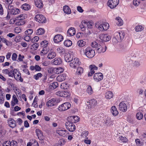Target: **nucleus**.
<instances>
[{"instance_id":"nucleus-5","label":"nucleus","mask_w":146,"mask_h":146,"mask_svg":"<svg viewBox=\"0 0 146 146\" xmlns=\"http://www.w3.org/2000/svg\"><path fill=\"white\" fill-rule=\"evenodd\" d=\"M71 106L70 103L66 102L60 105L58 108V110L60 111H64L69 109Z\"/></svg>"},{"instance_id":"nucleus-51","label":"nucleus","mask_w":146,"mask_h":146,"mask_svg":"<svg viewBox=\"0 0 146 146\" xmlns=\"http://www.w3.org/2000/svg\"><path fill=\"white\" fill-rule=\"evenodd\" d=\"M46 104L48 107H50L54 106L55 104L53 103L52 101L50 100L47 102Z\"/></svg>"},{"instance_id":"nucleus-40","label":"nucleus","mask_w":146,"mask_h":146,"mask_svg":"<svg viewBox=\"0 0 146 146\" xmlns=\"http://www.w3.org/2000/svg\"><path fill=\"white\" fill-rule=\"evenodd\" d=\"M96 27L98 28L99 30L101 31H104V28H103V23L100 24V23H98L95 25Z\"/></svg>"},{"instance_id":"nucleus-4","label":"nucleus","mask_w":146,"mask_h":146,"mask_svg":"<svg viewBox=\"0 0 146 146\" xmlns=\"http://www.w3.org/2000/svg\"><path fill=\"white\" fill-rule=\"evenodd\" d=\"M80 64L81 62L79 61V59L77 58H74L71 61L69 65L71 68L76 69L79 67Z\"/></svg>"},{"instance_id":"nucleus-28","label":"nucleus","mask_w":146,"mask_h":146,"mask_svg":"<svg viewBox=\"0 0 146 146\" xmlns=\"http://www.w3.org/2000/svg\"><path fill=\"white\" fill-rule=\"evenodd\" d=\"M3 73L6 74H8V76L10 77L13 76L12 70H9L8 69H6L3 70Z\"/></svg>"},{"instance_id":"nucleus-36","label":"nucleus","mask_w":146,"mask_h":146,"mask_svg":"<svg viewBox=\"0 0 146 146\" xmlns=\"http://www.w3.org/2000/svg\"><path fill=\"white\" fill-rule=\"evenodd\" d=\"M79 27L82 31H84L85 30L86 25L85 21H82L81 24L79 25Z\"/></svg>"},{"instance_id":"nucleus-32","label":"nucleus","mask_w":146,"mask_h":146,"mask_svg":"<svg viewBox=\"0 0 146 146\" xmlns=\"http://www.w3.org/2000/svg\"><path fill=\"white\" fill-rule=\"evenodd\" d=\"M24 18H21L20 20H19L18 21H15L16 22L15 24L17 25H22L25 24V22L23 21Z\"/></svg>"},{"instance_id":"nucleus-44","label":"nucleus","mask_w":146,"mask_h":146,"mask_svg":"<svg viewBox=\"0 0 146 146\" xmlns=\"http://www.w3.org/2000/svg\"><path fill=\"white\" fill-rule=\"evenodd\" d=\"M136 116L137 119L140 120L143 118V115L141 112L139 111L136 114Z\"/></svg>"},{"instance_id":"nucleus-35","label":"nucleus","mask_w":146,"mask_h":146,"mask_svg":"<svg viewBox=\"0 0 146 146\" xmlns=\"http://www.w3.org/2000/svg\"><path fill=\"white\" fill-rule=\"evenodd\" d=\"M21 8L25 10H29L31 8L30 6L28 4L25 3L22 5Z\"/></svg>"},{"instance_id":"nucleus-15","label":"nucleus","mask_w":146,"mask_h":146,"mask_svg":"<svg viewBox=\"0 0 146 146\" xmlns=\"http://www.w3.org/2000/svg\"><path fill=\"white\" fill-rule=\"evenodd\" d=\"M90 71L88 74V76H91L95 73L94 70H97L98 67L94 65H91L90 66Z\"/></svg>"},{"instance_id":"nucleus-61","label":"nucleus","mask_w":146,"mask_h":146,"mask_svg":"<svg viewBox=\"0 0 146 146\" xmlns=\"http://www.w3.org/2000/svg\"><path fill=\"white\" fill-rule=\"evenodd\" d=\"M51 86L53 88L55 89L58 86V84L57 82H54L52 84Z\"/></svg>"},{"instance_id":"nucleus-2","label":"nucleus","mask_w":146,"mask_h":146,"mask_svg":"<svg viewBox=\"0 0 146 146\" xmlns=\"http://www.w3.org/2000/svg\"><path fill=\"white\" fill-rule=\"evenodd\" d=\"M13 76L11 78H14L17 81L22 82L23 81V79L21 77V74L19 71V70L17 69H14V70L12 72Z\"/></svg>"},{"instance_id":"nucleus-58","label":"nucleus","mask_w":146,"mask_h":146,"mask_svg":"<svg viewBox=\"0 0 146 146\" xmlns=\"http://www.w3.org/2000/svg\"><path fill=\"white\" fill-rule=\"evenodd\" d=\"M10 141H5L3 144V146H11Z\"/></svg>"},{"instance_id":"nucleus-21","label":"nucleus","mask_w":146,"mask_h":146,"mask_svg":"<svg viewBox=\"0 0 146 146\" xmlns=\"http://www.w3.org/2000/svg\"><path fill=\"white\" fill-rule=\"evenodd\" d=\"M110 111L112 114L114 116H116L118 114V112L115 106H113L111 107Z\"/></svg>"},{"instance_id":"nucleus-33","label":"nucleus","mask_w":146,"mask_h":146,"mask_svg":"<svg viewBox=\"0 0 146 146\" xmlns=\"http://www.w3.org/2000/svg\"><path fill=\"white\" fill-rule=\"evenodd\" d=\"M72 43L71 41L70 40H66L64 42L65 46L66 47H69L71 46Z\"/></svg>"},{"instance_id":"nucleus-62","label":"nucleus","mask_w":146,"mask_h":146,"mask_svg":"<svg viewBox=\"0 0 146 146\" xmlns=\"http://www.w3.org/2000/svg\"><path fill=\"white\" fill-rule=\"evenodd\" d=\"M12 101H13L16 104H17L19 102L18 100L15 95H13V99Z\"/></svg>"},{"instance_id":"nucleus-17","label":"nucleus","mask_w":146,"mask_h":146,"mask_svg":"<svg viewBox=\"0 0 146 146\" xmlns=\"http://www.w3.org/2000/svg\"><path fill=\"white\" fill-rule=\"evenodd\" d=\"M75 29L73 27L70 28L67 32V35L69 36H73L75 35Z\"/></svg>"},{"instance_id":"nucleus-12","label":"nucleus","mask_w":146,"mask_h":146,"mask_svg":"<svg viewBox=\"0 0 146 146\" xmlns=\"http://www.w3.org/2000/svg\"><path fill=\"white\" fill-rule=\"evenodd\" d=\"M63 39V36L60 34H58L54 36V42L58 43L62 41Z\"/></svg>"},{"instance_id":"nucleus-37","label":"nucleus","mask_w":146,"mask_h":146,"mask_svg":"<svg viewBox=\"0 0 146 146\" xmlns=\"http://www.w3.org/2000/svg\"><path fill=\"white\" fill-rule=\"evenodd\" d=\"M83 69L81 67H78L76 72V74L78 75H81L82 74L83 72Z\"/></svg>"},{"instance_id":"nucleus-63","label":"nucleus","mask_w":146,"mask_h":146,"mask_svg":"<svg viewBox=\"0 0 146 146\" xmlns=\"http://www.w3.org/2000/svg\"><path fill=\"white\" fill-rule=\"evenodd\" d=\"M14 31L15 33H19L21 32V30L19 27H16L15 28Z\"/></svg>"},{"instance_id":"nucleus-52","label":"nucleus","mask_w":146,"mask_h":146,"mask_svg":"<svg viewBox=\"0 0 146 146\" xmlns=\"http://www.w3.org/2000/svg\"><path fill=\"white\" fill-rule=\"evenodd\" d=\"M67 120L68 121V122H69L70 123H73L74 121V116H71L68 117L67 119Z\"/></svg>"},{"instance_id":"nucleus-7","label":"nucleus","mask_w":146,"mask_h":146,"mask_svg":"<svg viewBox=\"0 0 146 146\" xmlns=\"http://www.w3.org/2000/svg\"><path fill=\"white\" fill-rule=\"evenodd\" d=\"M65 125L66 129L70 132H72L75 130V126L72 123L66 122Z\"/></svg>"},{"instance_id":"nucleus-1","label":"nucleus","mask_w":146,"mask_h":146,"mask_svg":"<svg viewBox=\"0 0 146 146\" xmlns=\"http://www.w3.org/2000/svg\"><path fill=\"white\" fill-rule=\"evenodd\" d=\"M92 46L95 48V50L98 53H103L106 50V47L104 45H101L97 42L94 41L91 43Z\"/></svg>"},{"instance_id":"nucleus-3","label":"nucleus","mask_w":146,"mask_h":146,"mask_svg":"<svg viewBox=\"0 0 146 146\" xmlns=\"http://www.w3.org/2000/svg\"><path fill=\"white\" fill-rule=\"evenodd\" d=\"M84 52L86 56L89 58H92L95 55L94 50L90 47H87Z\"/></svg>"},{"instance_id":"nucleus-64","label":"nucleus","mask_w":146,"mask_h":146,"mask_svg":"<svg viewBox=\"0 0 146 146\" xmlns=\"http://www.w3.org/2000/svg\"><path fill=\"white\" fill-rule=\"evenodd\" d=\"M11 143V146H17V143L15 141H12Z\"/></svg>"},{"instance_id":"nucleus-29","label":"nucleus","mask_w":146,"mask_h":146,"mask_svg":"<svg viewBox=\"0 0 146 146\" xmlns=\"http://www.w3.org/2000/svg\"><path fill=\"white\" fill-rule=\"evenodd\" d=\"M49 49L47 47L43 48L40 53V55L42 56L46 54L49 51Z\"/></svg>"},{"instance_id":"nucleus-46","label":"nucleus","mask_w":146,"mask_h":146,"mask_svg":"<svg viewBox=\"0 0 146 146\" xmlns=\"http://www.w3.org/2000/svg\"><path fill=\"white\" fill-rule=\"evenodd\" d=\"M18 12H19V9H12L11 10V13L12 15H16L18 13Z\"/></svg>"},{"instance_id":"nucleus-19","label":"nucleus","mask_w":146,"mask_h":146,"mask_svg":"<svg viewBox=\"0 0 146 146\" xmlns=\"http://www.w3.org/2000/svg\"><path fill=\"white\" fill-rule=\"evenodd\" d=\"M67 131L66 130H57L56 133L60 135L65 137L67 133Z\"/></svg>"},{"instance_id":"nucleus-18","label":"nucleus","mask_w":146,"mask_h":146,"mask_svg":"<svg viewBox=\"0 0 146 146\" xmlns=\"http://www.w3.org/2000/svg\"><path fill=\"white\" fill-rule=\"evenodd\" d=\"M34 2L35 5L37 7L40 9L42 8L43 5L41 0H34Z\"/></svg>"},{"instance_id":"nucleus-47","label":"nucleus","mask_w":146,"mask_h":146,"mask_svg":"<svg viewBox=\"0 0 146 146\" xmlns=\"http://www.w3.org/2000/svg\"><path fill=\"white\" fill-rule=\"evenodd\" d=\"M48 42L46 40H44L42 41L40 43V45L42 47H47V45L48 44Z\"/></svg>"},{"instance_id":"nucleus-54","label":"nucleus","mask_w":146,"mask_h":146,"mask_svg":"<svg viewBox=\"0 0 146 146\" xmlns=\"http://www.w3.org/2000/svg\"><path fill=\"white\" fill-rule=\"evenodd\" d=\"M38 46V44L36 42H34L31 46V48L33 49L34 50H36Z\"/></svg>"},{"instance_id":"nucleus-42","label":"nucleus","mask_w":146,"mask_h":146,"mask_svg":"<svg viewBox=\"0 0 146 146\" xmlns=\"http://www.w3.org/2000/svg\"><path fill=\"white\" fill-rule=\"evenodd\" d=\"M36 35H39L43 34L44 32V29L42 28H40L37 30Z\"/></svg>"},{"instance_id":"nucleus-22","label":"nucleus","mask_w":146,"mask_h":146,"mask_svg":"<svg viewBox=\"0 0 146 146\" xmlns=\"http://www.w3.org/2000/svg\"><path fill=\"white\" fill-rule=\"evenodd\" d=\"M36 133L37 135V136L38 139H42L43 136V135L42 132L40 130L38 129H36Z\"/></svg>"},{"instance_id":"nucleus-24","label":"nucleus","mask_w":146,"mask_h":146,"mask_svg":"<svg viewBox=\"0 0 146 146\" xmlns=\"http://www.w3.org/2000/svg\"><path fill=\"white\" fill-rule=\"evenodd\" d=\"M78 45L80 47H82L86 45V42L85 41L81 40H78L77 43Z\"/></svg>"},{"instance_id":"nucleus-60","label":"nucleus","mask_w":146,"mask_h":146,"mask_svg":"<svg viewBox=\"0 0 146 146\" xmlns=\"http://www.w3.org/2000/svg\"><path fill=\"white\" fill-rule=\"evenodd\" d=\"M135 142L137 146H141V143L140 140L138 139H137L135 140Z\"/></svg>"},{"instance_id":"nucleus-53","label":"nucleus","mask_w":146,"mask_h":146,"mask_svg":"<svg viewBox=\"0 0 146 146\" xmlns=\"http://www.w3.org/2000/svg\"><path fill=\"white\" fill-rule=\"evenodd\" d=\"M31 142L32 146H39L38 143L35 140H31Z\"/></svg>"},{"instance_id":"nucleus-38","label":"nucleus","mask_w":146,"mask_h":146,"mask_svg":"<svg viewBox=\"0 0 146 146\" xmlns=\"http://www.w3.org/2000/svg\"><path fill=\"white\" fill-rule=\"evenodd\" d=\"M116 19L117 21L116 22L117 25L121 26L123 25V21L120 17H118L116 18Z\"/></svg>"},{"instance_id":"nucleus-10","label":"nucleus","mask_w":146,"mask_h":146,"mask_svg":"<svg viewBox=\"0 0 146 146\" xmlns=\"http://www.w3.org/2000/svg\"><path fill=\"white\" fill-rule=\"evenodd\" d=\"M100 38L103 41L107 42L110 40L111 37L110 36L108 35L107 34H102L100 35Z\"/></svg>"},{"instance_id":"nucleus-41","label":"nucleus","mask_w":146,"mask_h":146,"mask_svg":"<svg viewBox=\"0 0 146 146\" xmlns=\"http://www.w3.org/2000/svg\"><path fill=\"white\" fill-rule=\"evenodd\" d=\"M103 28L104 31L107 30L108 29L109 27V25L108 23L106 22L103 23Z\"/></svg>"},{"instance_id":"nucleus-23","label":"nucleus","mask_w":146,"mask_h":146,"mask_svg":"<svg viewBox=\"0 0 146 146\" xmlns=\"http://www.w3.org/2000/svg\"><path fill=\"white\" fill-rule=\"evenodd\" d=\"M56 55V54L55 52L51 50L47 56V58L49 59H52L55 57Z\"/></svg>"},{"instance_id":"nucleus-20","label":"nucleus","mask_w":146,"mask_h":146,"mask_svg":"<svg viewBox=\"0 0 146 146\" xmlns=\"http://www.w3.org/2000/svg\"><path fill=\"white\" fill-rule=\"evenodd\" d=\"M119 2V0H109L108 2V4L111 5V7H112L111 3H113L114 5H113L114 6H117Z\"/></svg>"},{"instance_id":"nucleus-50","label":"nucleus","mask_w":146,"mask_h":146,"mask_svg":"<svg viewBox=\"0 0 146 146\" xmlns=\"http://www.w3.org/2000/svg\"><path fill=\"white\" fill-rule=\"evenodd\" d=\"M33 32V30L31 29H29L27 30L25 32V33L26 35H31Z\"/></svg>"},{"instance_id":"nucleus-9","label":"nucleus","mask_w":146,"mask_h":146,"mask_svg":"<svg viewBox=\"0 0 146 146\" xmlns=\"http://www.w3.org/2000/svg\"><path fill=\"white\" fill-rule=\"evenodd\" d=\"M114 37L117 39V40L121 41L123 39L125 35V34L122 32H116L114 34Z\"/></svg>"},{"instance_id":"nucleus-48","label":"nucleus","mask_w":146,"mask_h":146,"mask_svg":"<svg viewBox=\"0 0 146 146\" xmlns=\"http://www.w3.org/2000/svg\"><path fill=\"white\" fill-rule=\"evenodd\" d=\"M87 92L88 94L91 95L93 93V91L92 87L90 86H88L87 89Z\"/></svg>"},{"instance_id":"nucleus-6","label":"nucleus","mask_w":146,"mask_h":146,"mask_svg":"<svg viewBox=\"0 0 146 146\" xmlns=\"http://www.w3.org/2000/svg\"><path fill=\"white\" fill-rule=\"evenodd\" d=\"M35 19L40 23H44L46 22V19L45 17L40 14L36 15L35 17Z\"/></svg>"},{"instance_id":"nucleus-30","label":"nucleus","mask_w":146,"mask_h":146,"mask_svg":"<svg viewBox=\"0 0 146 146\" xmlns=\"http://www.w3.org/2000/svg\"><path fill=\"white\" fill-rule=\"evenodd\" d=\"M56 79L59 82L62 81L66 79V75L65 74L60 75L57 77Z\"/></svg>"},{"instance_id":"nucleus-59","label":"nucleus","mask_w":146,"mask_h":146,"mask_svg":"<svg viewBox=\"0 0 146 146\" xmlns=\"http://www.w3.org/2000/svg\"><path fill=\"white\" fill-rule=\"evenodd\" d=\"M139 3V0H133V4L135 6H138Z\"/></svg>"},{"instance_id":"nucleus-14","label":"nucleus","mask_w":146,"mask_h":146,"mask_svg":"<svg viewBox=\"0 0 146 146\" xmlns=\"http://www.w3.org/2000/svg\"><path fill=\"white\" fill-rule=\"evenodd\" d=\"M119 110L123 112H125L127 110V106L124 102L120 103L119 105Z\"/></svg>"},{"instance_id":"nucleus-56","label":"nucleus","mask_w":146,"mask_h":146,"mask_svg":"<svg viewBox=\"0 0 146 146\" xmlns=\"http://www.w3.org/2000/svg\"><path fill=\"white\" fill-rule=\"evenodd\" d=\"M89 132L88 131H85L82 132L81 134V136L83 137H86L88 135Z\"/></svg>"},{"instance_id":"nucleus-49","label":"nucleus","mask_w":146,"mask_h":146,"mask_svg":"<svg viewBox=\"0 0 146 146\" xmlns=\"http://www.w3.org/2000/svg\"><path fill=\"white\" fill-rule=\"evenodd\" d=\"M42 76V74L40 73H39L34 75L33 77L36 80H38L39 78H40Z\"/></svg>"},{"instance_id":"nucleus-45","label":"nucleus","mask_w":146,"mask_h":146,"mask_svg":"<svg viewBox=\"0 0 146 146\" xmlns=\"http://www.w3.org/2000/svg\"><path fill=\"white\" fill-rule=\"evenodd\" d=\"M135 30L136 32H138L143 30L144 28L141 25L136 26L135 28Z\"/></svg>"},{"instance_id":"nucleus-43","label":"nucleus","mask_w":146,"mask_h":146,"mask_svg":"<svg viewBox=\"0 0 146 146\" xmlns=\"http://www.w3.org/2000/svg\"><path fill=\"white\" fill-rule=\"evenodd\" d=\"M65 141L64 139H62L58 143L56 144L54 146H62L65 144Z\"/></svg>"},{"instance_id":"nucleus-31","label":"nucleus","mask_w":146,"mask_h":146,"mask_svg":"<svg viewBox=\"0 0 146 146\" xmlns=\"http://www.w3.org/2000/svg\"><path fill=\"white\" fill-rule=\"evenodd\" d=\"M113 93L110 91H108L106 93L105 97L107 99H110L113 97Z\"/></svg>"},{"instance_id":"nucleus-25","label":"nucleus","mask_w":146,"mask_h":146,"mask_svg":"<svg viewBox=\"0 0 146 146\" xmlns=\"http://www.w3.org/2000/svg\"><path fill=\"white\" fill-rule=\"evenodd\" d=\"M53 64L55 65H58L61 63L62 60L60 58H55L53 60Z\"/></svg>"},{"instance_id":"nucleus-8","label":"nucleus","mask_w":146,"mask_h":146,"mask_svg":"<svg viewBox=\"0 0 146 146\" xmlns=\"http://www.w3.org/2000/svg\"><path fill=\"white\" fill-rule=\"evenodd\" d=\"M93 78L95 81L97 82L100 81L103 78V74L100 72L96 73L94 74Z\"/></svg>"},{"instance_id":"nucleus-16","label":"nucleus","mask_w":146,"mask_h":146,"mask_svg":"<svg viewBox=\"0 0 146 146\" xmlns=\"http://www.w3.org/2000/svg\"><path fill=\"white\" fill-rule=\"evenodd\" d=\"M72 54L71 55L69 53H65L64 56V58L65 61L67 62H70L74 58L73 57H72Z\"/></svg>"},{"instance_id":"nucleus-27","label":"nucleus","mask_w":146,"mask_h":146,"mask_svg":"<svg viewBox=\"0 0 146 146\" xmlns=\"http://www.w3.org/2000/svg\"><path fill=\"white\" fill-rule=\"evenodd\" d=\"M88 104L89 103L91 107H94L97 106L98 104V102L97 100L94 99L91 100L89 102H88Z\"/></svg>"},{"instance_id":"nucleus-11","label":"nucleus","mask_w":146,"mask_h":146,"mask_svg":"<svg viewBox=\"0 0 146 146\" xmlns=\"http://www.w3.org/2000/svg\"><path fill=\"white\" fill-rule=\"evenodd\" d=\"M56 94L59 96L66 97L69 95V93L67 91H58L56 93Z\"/></svg>"},{"instance_id":"nucleus-34","label":"nucleus","mask_w":146,"mask_h":146,"mask_svg":"<svg viewBox=\"0 0 146 146\" xmlns=\"http://www.w3.org/2000/svg\"><path fill=\"white\" fill-rule=\"evenodd\" d=\"M104 122L106 125H113V121H111L110 118H106L104 120Z\"/></svg>"},{"instance_id":"nucleus-57","label":"nucleus","mask_w":146,"mask_h":146,"mask_svg":"<svg viewBox=\"0 0 146 146\" xmlns=\"http://www.w3.org/2000/svg\"><path fill=\"white\" fill-rule=\"evenodd\" d=\"M86 27H87L88 28H92V23L90 22H86L85 21Z\"/></svg>"},{"instance_id":"nucleus-26","label":"nucleus","mask_w":146,"mask_h":146,"mask_svg":"<svg viewBox=\"0 0 146 146\" xmlns=\"http://www.w3.org/2000/svg\"><path fill=\"white\" fill-rule=\"evenodd\" d=\"M63 10L64 12L67 14H69L71 13V10L70 8L68 6H64L63 7Z\"/></svg>"},{"instance_id":"nucleus-13","label":"nucleus","mask_w":146,"mask_h":146,"mask_svg":"<svg viewBox=\"0 0 146 146\" xmlns=\"http://www.w3.org/2000/svg\"><path fill=\"white\" fill-rule=\"evenodd\" d=\"M7 123L12 128L15 127L16 125L15 121L13 118H9L7 120Z\"/></svg>"},{"instance_id":"nucleus-39","label":"nucleus","mask_w":146,"mask_h":146,"mask_svg":"<svg viewBox=\"0 0 146 146\" xmlns=\"http://www.w3.org/2000/svg\"><path fill=\"white\" fill-rule=\"evenodd\" d=\"M68 87L69 84L65 83H62L60 86L61 88L64 90L67 89Z\"/></svg>"},{"instance_id":"nucleus-55","label":"nucleus","mask_w":146,"mask_h":146,"mask_svg":"<svg viewBox=\"0 0 146 146\" xmlns=\"http://www.w3.org/2000/svg\"><path fill=\"white\" fill-rule=\"evenodd\" d=\"M119 139L122 141L123 142H126L128 140L127 138L125 137H123L122 136H121L119 137Z\"/></svg>"}]
</instances>
